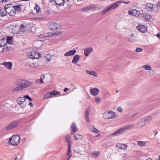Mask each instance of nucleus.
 <instances>
[{
    "mask_svg": "<svg viewBox=\"0 0 160 160\" xmlns=\"http://www.w3.org/2000/svg\"><path fill=\"white\" fill-rule=\"evenodd\" d=\"M15 84L22 90L31 87L32 84V82L25 79H17L15 82Z\"/></svg>",
    "mask_w": 160,
    "mask_h": 160,
    "instance_id": "1",
    "label": "nucleus"
},
{
    "mask_svg": "<svg viewBox=\"0 0 160 160\" xmlns=\"http://www.w3.org/2000/svg\"><path fill=\"white\" fill-rule=\"evenodd\" d=\"M4 9L6 12L11 16H14L15 14V9L12 4H8L5 6Z\"/></svg>",
    "mask_w": 160,
    "mask_h": 160,
    "instance_id": "2",
    "label": "nucleus"
},
{
    "mask_svg": "<svg viewBox=\"0 0 160 160\" xmlns=\"http://www.w3.org/2000/svg\"><path fill=\"white\" fill-rule=\"evenodd\" d=\"M102 118L104 119H110L117 117L115 113L112 111H106L102 114Z\"/></svg>",
    "mask_w": 160,
    "mask_h": 160,
    "instance_id": "3",
    "label": "nucleus"
},
{
    "mask_svg": "<svg viewBox=\"0 0 160 160\" xmlns=\"http://www.w3.org/2000/svg\"><path fill=\"white\" fill-rule=\"evenodd\" d=\"M20 138L18 135H13L9 139V142L12 145H17L19 143Z\"/></svg>",
    "mask_w": 160,
    "mask_h": 160,
    "instance_id": "4",
    "label": "nucleus"
},
{
    "mask_svg": "<svg viewBox=\"0 0 160 160\" xmlns=\"http://www.w3.org/2000/svg\"><path fill=\"white\" fill-rule=\"evenodd\" d=\"M20 124L18 121H15L10 123L6 128V130H9L18 127Z\"/></svg>",
    "mask_w": 160,
    "mask_h": 160,
    "instance_id": "5",
    "label": "nucleus"
},
{
    "mask_svg": "<svg viewBox=\"0 0 160 160\" xmlns=\"http://www.w3.org/2000/svg\"><path fill=\"white\" fill-rule=\"evenodd\" d=\"M48 28L52 31H55L58 29V25L54 22H48L47 24Z\"/></svg>",
    "mask_w": 160,
    "mask_h": 160,
    "instance_id": "6",
    "label": "nucleus"
},
{
    "mask_svg": "<svg viewBox=\"0 0 160 160\" xmlns=\"http://www.w3.org/2000/svg\"><path fill=\"white\" fill-rule=\"evenodd\" d=\"M28 56L29 58L32 59H37L40 57V55L39 52H33L28 53Z\"/></svg>",
    "mask_w": 160,
    "mask_h": 160,
    "instance_id": "7",
    "label": "nucleus"
},
{
    "mask_svg": "<svg viewBox=\"0 0 160 160\" xmlns=\"http://www.w3.org/2000/svg\"><path fill=\"white\" fill-rule=\"evenodd\" d=\"M128 13L129 15L138 17L141 14V12L136 9H131L128 11Z\"/></svg>",
    "mask_w": 160,
    "mask_h": 160,
    "instance_id": "8",
    "label": "nucleus"
},
{
    "mask_svg": "<svg viewBox=\"0 0 160 160\" xmlns=\"http://www.w3.org/2000/svg\"><path fill=\"white\" fill-rule=\"evenodd\" d=\"M17 101L18 103L22 106H24L27 104L26 99L24 97H20L17 99Z\"/></svg>",
    "mask_w": 160,
    "mask_h": 160,
    "instance_id": "9",
    "label": "nucleus"
},
{
    "mask_svg": "<svg viewBox=\"0 0 160 160\" xmlns=\"http://www.w3.org/2000/svg\"><path fill=\"white\" fill-rule=\"evenodd\" d=\"M141 17L143 18L146 21L148 22H151L152 20L151 15L148 13H142L141 14Z\"/></svg>",
    "mask_w": 160,
    "mask_h": 160,
    "instance_id": "10",
    "label": "nucleus"
},
{
    "mask_svg": "<svg viewBox=\"0 0 160 160\" xmlns=\"http://www.w3.org/2000/svg\"><path fill=\"white\" fill-rule=\"evenodd\" d=\"M76 52V50L75 49H72L71 50H69L68 51L65 52L64 56L65 57H70L74 56Z\"/></svg>",
    "mask_w": 160,
    "mask_h": 160,
    "instance_id": "11",
    "label": "nucleus"
},
{
    "mask_svg": "<svg viewBox=\"0 0 160 160\" xmlns=\"http://www.w3.org/2000/svg\"><path fill=\"white\" fill-rule=\"evenodd\" d=\"M137 28L138 30L143 33L147 31L146 27L141 24L138 25L137 27Z\"/></svg>",
    "mask_w": 160,
    "mask_h": 160,
    "instance_id": "12",
    "label": "nucleus"
},
{
    "mask_svg": "<svg viewBox=\"0 0 160 160\" xmlns=\"http://www.w3.org/2000/svg\"><path fill=\"white\" fill-rule=\"evenodd\" d=\"M93 49L92 47L86 48L84 50V54L85 56H88L93 51Z\"/></svg>",
    "mask_w": 160,
    "mask_h": 160,
    "instance_id": "13",
    "label": "nucleus"
},
{
    "mask_svg": "<svg viewBox=\"0 0 160 160\" xmlns=\"http://www.w3.org/2000/svg\"><path fill=\"white\" fill-rule=\"evenodd\" d=\"M71 132L72 134H74V133L78 131V128L75 123H72L71 126Z\"/></svg>",
    "mask_w": 160,
    "mask_h": 160,
    "instance_id": "14",
    "label": "nucleus"
},
{
    "mask_svg": "<svg viewBox=\"0 0 160 160\" xmlns=\"http://www.w3.org/2000/svg\"><path fill=\"white\" fill-rule=\"evenodd\" d=\"M146 124L145 123L142 119H140L138 121L137 124V128H141Z\"/></svg>",
    "mask_w": 160,
    "mask_h": 160,
    "instance_id": "15",
    "label": "nucleus"
},
{
    "mask_svg": "<svg viewBox=\"0 0 160 160\" xmlns=\"http://www.w3.org/2000/svg\"><path fill=\"white\" fill-rule=\"evenodd\" d=\"M80 58V56L78 55H75L73 58L72 61V63L73 64H77V63L79 61Z\"/></svg>",
    "mask_w": 160,
    "mask_h": 160,
    "instance_id": "16",
    "label": "nucleus"
},
{
    "mask_svg": "<svg viewBox=\"0 0 160 160\" xmlns=\"http://www.w3.org/2000/svg\"><path fill=\"white\" fill-rule=\"evenodd\" d=\"M90 92L92 95L96 96L99 93V90L97 88H95L90 90Z\"/></svg>",
    "mask_w": 160,
    "mask_h": 160,
    "instance_id": "17",
    "label": "nucleus"
},
{
    "mask_svg": "<svg viewBox=\"0 0 160 160\" xmlns=\"http://www.w3.org/2000/svg\"><path fill=\"white\" fill-rule=\"evenodd\" d=\"M2 64L5 65L9 70H11L12 69V64L11 62H4L2 63Z\"/></svg>",
    "mask_w": 160,
    "mask_h": 160,
    "instance_id": "18",
    "label": "nucleus"
},
{
    "mask_svg": "<svg viewBox=\"0 0 160 160\" xmlns=\"http://www.w3.org/2000/svg\"><path fill=\"white\" fill-rule=\"evenodd\" d=\"M145 8L148 11H154V8L153 7V5L151 3H148L146 4Z\"/></svg>",
    "mask_w": 160,
    "mask_h": 160,
    "instance_id": "19",
    "label": "nucleus"
},
{
    "mask_svg": "<svg viewBox=\"0 0 160 160\" xmlns=\"http://www.w3.org/2000/svg\"><path fill=\"white\" fill-rule=\"evenodd\" d=\"M120 2V1H118L116 3H114L112 5H111L108 7L109 10L111 9H114L117 7H118L119 6V3Z\"/></svg>",
    "mask_w": 160,
    "mask_h": 160,
    "instance_id": "20",
    "label": "nucleus"
},
{
    "mask_svg": "<svg viewBox=\"0 0 160 160\" xmlns=\"http://www.w3.org/2000/svg\"><path fill=\"white\" fill-rule=\"evenodd\" d=\"M28 27L26 24H22L20 27V30L21 32H24L28 30Z\"/></svg>",
    "mask_w": 160,
    "mask_h": 160,
    "instance_id": "21",
    "label": "nucleus"
},
{
    "mask_svg": "<svg viewBox=\"0 0 160 160\" xmlns=\"http://www.w3.org/2000/svg\"><path fill=\"white\" fill-rule=\"evenodd\" d=\"M144 122L145 123V124L148 123L150 122L152 119V116L150 115H149L146 117H144L143 118Z\"/></svg>",
    "mask_w": 160,
    "mask_h": 160,
    "instance_id": "22",
    "label": "nucleus"
},
{
    "mask_svg": "<svg viewBox=\"0 0 160 160\" xmlns=\"http://www.w3.org/2000/svg\"><path fill=\"white\" fill-rule=\"evenodd\" d=\"M91 109L90 108H89L86 109L85 111V116L86 120L87 122L89 121V118H88V115L90 112Z\"/></svg>",
    "mask_w": 160,
    "mask_h": 160,
    "instance_id": "23",
    "label": "nucleus"
},
{
    "mask_svg": "<svg viewBox=\"0 0 160 160\" xmlns=\"http://www.w3.org/2000/svg\"><path fill=\"white\" fill-rule=\"evenodd\" d=\"M55 3L59 6H62L65 2L64 0H54Z\"/></svg>",
    "mask_w": 160,
    "mask_h": 160,
    "instance_id": "24",
    "label": "nucleus"
},
{
    "mask_svg": "<svg viewBox=\"0 0 160 160\" xmlns=\"http://www.w3.org/2000/svg\"><path fill=\"white\" fill-rule=\"evenodd\" d=\"M6 39L4 38H0V47H3L6 43Z\"/></svg>",
    "mask_w": 160,
    "mask_h": 160,
    "instance_id": "25",
    "label": "nucleus"
},
{
    "mask_svg": "<svg viewBox=\"0 0 160 160\" xmlns=\"http://www.w3.org/2000/svg\"><path fill=\"white\" fill-rule=\"evenodd\" d=\"M124 131V129H123V128H122L116 131L114 133H113L112 134V136H116Z\"/></svg>",
    "mask_w": 160,
    "mask_h": 160,
    "instance_id": "26",
    "label": "nucleus"
},
{
    "mask_svg": "<svg viewBox=\"0 0 160 160\" xmlns=\"http://www.w3.org/2000/svg\"><path fill=\"white\" fill-rule=\"evenodd\" d=\"M65 141L68 143V146H71V141L70 139L69 136H66V138H65Z\"/></svg>",
    "mask_w": 160,
    "mask_h": 160,
    "instance_id": "27",
    "label": "nucleus"
},
{
    "mask_svg": "<svg viewBox=\"0 0 160 160\" xmlns=\"http://www.w3.org/2000/svg\"><path fill=\"white\" fill-rule=\"evenodd\" d=\"M135 126L134 124H130L126 126L123 128V129H124V131L127 130L131 129L134 128Z\"/></svg>",
    "mask_w": 160,
    "mask_h": 160,
    "instance_id": "28",
    "label": "nucleus"
},
{
    "mask_svg": "<svg viewBox=\"0 0 160 160\" xmlns=\"http://www.w3.org/2000/svg\"><path fill=\"white\" fill-rule=\"evenodd\" d=\"M85 72L88 74H90L92 76H95V77H97V73L95 72V71H90L88 70H86L85 71Z\"/></svg>",
    "mask_w": 160,
    "mask_h": 160,
    "instance_id": "29",
    "label": "nucleus"
},
{
    "mask_svg": "<svg viewBox=\"0 0 160 160\" xmlns=\"http://www.w3.org/2000/svg\"><path fill=\"white\" fill-rule=\"evenodd\" d=\"M116 146L118 147L119 148L122 149H124L127 148V146L126 145L121 143H118Z\"/></svg>",
    "mask_w": 160,
    "mask_h": 160,
    "instance_id": "30",
    "label": "nucleus"
},
{
    "mask_svg": "<svg viewBox=\"0 0 160 160\" xmlns=\"http://www.w3.org/2000/svg\"><path fill=\"white\" fill-rule=\"evenodd\" d=\"M143 69L147 70H151L152 67L150 65L148 64H146L142 66Z\"/></svg>",
    "mask_w": 160,
    "mask_h": 160,
    "instance_id": "31",
    "label": "nucleus"
},
{
    "mask_svg": "<svg viewBox=\"0 0 160 160\" xmlns=\"http://www.w3.org/2000/svg\"><path fill=\"white\" fill-rule=\"evenodd\" d=\"M52 96L51 92H47L45 93L43 96V99H46L50 98Z\"/></svg>",
    "mask_w": 160,
    "mask_h": 160,
    "instance_id": "32",
    "label": "nucleus"
},
{
    "mask_svg": "<svg viewBox=\"0 0 160 160\" xmlns=\"http://www.w3.org/2000/svg\"><path fill=\"white\" fill-rule=\"evenodd\" d=\"M12 37H8L7 38V40L6 42L7 43L9 44H11L12 43Z\"/></svg>",
    "mask_w": 160,
    "mask_h": 160,
    "instance_id": "33",
    "label": "nucleus"
},
{
    "mask_svg": "<svg viewBox=\"0 0 160 160\" xmlns=\"http://www.w3.org/2000/svg\"><path fill=\"white\" fill-rule=\"evenodd\" d=\"M93 8V7H92L91 6H88V7H85L84 8H82L80 10L81 11H88L90 10L91 9Z\"/></svg>",
    "mask_w": 160,
    "mask_h": 160,
    "instance_id": "34",
    "label": "nucleus"
},
{
    "mask_svg": "<svg viewBox=\"0 0 160 160\" xmlns=\"http://www.w3.org/2000/svg\"><path fill=\"white\" fill-rule=\"evenodd\" d=\"M21 6L20 5H16L15 6H14V9H15V11H18L19 12H20V11H21Z\"/></svg>",
    "mask_w": 160,
    "mask_h": 160,
    "instance_id": "35",
    "label": "nucleus"
},
{
    "mask_svg": "<svg viewBox=\"0 0 160 160\" xmlns=\"http://www.w3.org/2000/svg\"><path fill=\"white\" fill-rule=\"evenodd\" d=\"M51 94L52 96H55L59 95L60 94V92L58 91H56L55 90H53L51 92Z\"/></svg>",
    "mask_w": 160,
    "mask_h": 160,
    "instance_id": "36",
    "label": "nucleus"
},
{
    "mask_svg": "<svg viewBox=\"0 0 160 160\" xmlns=\"http://www.w3.org/2000/svg\"><path fill=\"white\" fill-rule=\"evenodd\" d=\"M138 144L140 147H142L145 145L146 143L143 141H138L137 142Z\"/></svg>",
    "mask_w": 160,
    "mask_h": 160,
    "instance_id": "37",
    "label": "nucleus"
},
{
    "mask_svg": "<svg viewBox=\"0 0 160 160\" xmlns=\"http://www.w3.org/2000/svg\"><path fill=\"white\" fill-rule=\"evenodd\" d=\"M74 137H75V140H78L79 139H81L82 138V136L81 135L78 134H77L75 135H74Z\"/></svg>",
    "mask_w": 160,
    "mask_h": 160,
    "instance_id": "38",
    "label": "nucleus"
},
{
    "mask_svg": "<svg viewBox=\"0 0 160 160\" xmlns=\"http://www.w3.org/2000/svg\"><path fill=\"white\" fill-rule=\"evenodd\" d=\"M99 154V152H93L92 153H91L90 155L91 157L95 158L97 157Z\"/></svg>",
    "mask_w": 160,
    "mask_h": 160,
    "instance_id": "39",
    "label": "nucleus"
},
{
    "mask_svg": "<svg viewBox=\"0 0 160 160\" xmlns=\"http://www.w3.org/2000/svg\"><path fill=\"white\" fill-rule=\"evenodd\" d=\"M21 90H22L20 88V87L18 86L17 87L13 89L12 90V91L13 92H16L17 91H21Z\"/></svg>",
    "mask_w": 160,
    "mask_h": 160,
    "instance_id": "40",
    "label": "nucleus"
},
{
    "mask_svg": "<svg viewBox=\"0 0 160 160\" xmlns=\"http://www.w3.org/2000/svg\"><path fill=\"white\" fill-rule=\"evenodd\" d=\"M0 15L1 17H4L6 15V13L4 12L3 10L0 9Z\"/></svg>",
    "mask_w": 160,
    "mask_h": 160,
    "instance_id": "41",
    "label": "nucleus"
},
{
    "mask_svg": "<svg viewBox=\"0 0 160 160\" xmlns=\"http://www.w3.org/2000/svg\"><path fill=\"white\" fill-rule=\"evenodd\" d=\"M45 58L47 60V61H49L51 58V56L50 54H48L46 55Z\"/></svg>",
    "mask_w": 160,
    "mask_h": 160,
    "instance_id": "42",
    "label": "nucleus"
},
{
    "mask_svg": "<svg viewBox=\"0 0 160 160\" xmlns=\"http://www.w3.org/2000/svg\"><path fill=\"white\" fill-rule=\"evenodd\" d=\"M36 83H38L42 84L44 83L43 82V81L42 77L41 78V79H38L36 80Z\"/></svg>",
    "mask_w": 160,
    "mask_h": 160,
    "instance_id": "43",
    "label": "nucleus"
},
{
    "mask_svg": "<svg viewBox=\"0 0 160 160\" xmlns=\"http://www.w3.org/2000/svg\"><path fill=\"white\" fill-rule=\"evenodd\" d=\"M35 9L36 10V11L38 13L40 12V8L39 7V6L37 5H36V7L35 8Z\"/></svg>",
    "mask_w": 160,
    "mask_h": 160,
    "instance_id": "44",
    "label": "nucleus"
},
{
    "mask_svg": "<svg viewBox=\"0 0 160 160\" xmlns=\"http://www.w3.org/2000/svg\"><path fill=\"white\" fill-rule=\"evenodd\" d=\"M24 97L25 98V99H28L30 101H31L32 100V98L28 95H26L24 96Z\"/></svg>",
    "mask_w": 160,
    "mask_h": 160,
    "instance_id": "45",
    "label": "nucleus"
},
{
    "mask_svg": "<svg viewBox=\"0 0 160 160\" xmlns=\"http://www.w3.org/2000/svg\"><path fill=\"white\" fill-rule=\"evenodd\" d=\"M109 10H110L108 8H106V9H105L103 11H102L101 12V14L102 15L106 13L107 12H108Z\"/></svg>",
    "mask_w": 160,
    "mask_h": 160,
    "instance_id": "46",
    "label": "nucleus"
},
{
    "mask_svg": "<svg viewBox=\"0 0 160 160\" xmlns=\"http://www.w3.org/2000/svg\"><path fill=\"white\" fill-rule=\"evenodd\" d=\"M149 73L150 75H152L156 73V72L155 70H151L149 71Z\"/></svg>",
    "mask_w": 160,
    "mask_h": 160,
    "instance_id": "47",
    "label": "nucleus"
},
{
    "mask_svg": "<svg viewBox=\"0 0 160 160\" xmlns=\"http://www.w3.org/2000/svg\"><path fill=\"white\" fill-rule=\"evenodd\" d=\"M29 66L32 68H34L36 67L37 66L35 65V63H34L33 62L29 64Z\"/></svg>",
    "mask_w": 160,
    "mask_h": 160,
    "instance_id": "48",
    "label": "nucleus"
},
{
    "mask_svg": "<svg viewBox=\"0 0 160 160\" xmlns=\"http://www.w3.org/2000/svg\"><path fill=\"white\" fill-rule=\"evenodd\" d=\"M142 48H136L135 51L136 52H139L142 51Z\"/></svg>",
    "mask_w": 160,
    "mask_h": 160,
    "instance_id": "49",
    "label": "nucleus"
},
{
    "mask_svg": "<svg viewBox=\"0 0 160 160\" xmlns=\"http://www.w3.org/2000/svg\"><path fill=\"white\" fill-rule=\"evenodd\" d=\"M71 146H68V151L67 154V155H69L71 153Z\"/></svg>",
    "mask_w": 160,
    "mask_h": 160,
    "instance_id": "50",
    "label": "nucleus"
},
{
    "mask_svg": "<svg viewBox=\"0 0 160 160\" xmlns=\"http://www.w3.org/2000/svg\"><path fill=\"white\" fill-rule=\"evenodd\" d=\"M99 130L94 127L92 132L95 133H98L99 132Z\"/></svg>",
    "mask_w": 160,
    "mask_h": 160,
    "instance_id": "51",
    "label": "nucleus"
},
{
    "mask_svg": "<svg viewBox=\"0 0 160 160\" xmlns=\"http://www.w3.org/2000/svg\"><path fill=\"white\" fill-rule=\"evenodd\" d=\"M95 100L97 103H99L100 102V99L99 98H96Z\"/></svg>",
    "mask_w": 160,
    "mask_h": 160,
    "instance_id": "52",
    "label": "nucleus"
},
{
    "mask_svg": "<svg viewBox=\"0 0 160 160\" xmlns=\"http://www.w3.org/2000/svg\"><path fill=\"white\" fill-rule=\"evenodd\" d=\"M160 113V110H158L155 112H154V113H153V115H156L159 114Z\"/></svg>",
    "mask_w": 160,
    "mask_h": 160,
    "instance_id": "53",
    "label": "nucleus"
},
{
    "mask_svg": "<svg viewBox=\"0 0 160 160\" xmlns=\"http://www.w3.org/2000/svg\"><path fill=\"white\" fill-rule=\"evenodd\" d=\"M128 39H129V41H130L131 42H135L134 38H129Z\"/></svg>",
    "mask_w": 160,
    "mask_h": 160,
    "instance_id": "54",
    "label": "nucleus"
},
{
    "mask_svg": "<svg viewBox=\"0 0 160 160\" xmlns=\"http://www.w3.org/2000/svg\"><path fill=\"white\" fill-rule=\"evenodd\" d=\"M7 49H8V48H5V47H4L3 48V49H2V52H7Z\"/></svg>",
    "mask_w": 160,
    "mask_h": 160,
    "instance_id": "55",
    "label": "nucleus"
},
{
    "mask_svg": "<svg viewBox=\"0 0 160 160\" xmlns=\"http://www.w3.org/2000/svg\"><path fill=\"white\" fill-rule=\"evenodd\" d=\"M159 3L157 2L156 5V7L157 8V10H158L159 8Z\"/></svg>",
    "mask_w": 160,
    "mask_h": 160,
    "instance_id": "56",
    "label": "nucleus"
},
{
    "mask_svg": "<svg viewBox=\"0 0 160 160\" xmlns=\"http://www.w3.org/2000/svg\"><path fill=\"white\" fill-rule=\"evenodd\" d=\"M117 110L118 111H119L120 112H122V109L121 108H117Z\"/></svg>",
    "mask_w": 160,
    "mask_h": 160,
    "instance_id": "57",
    "label": "nucleus"
},
{
    "mask_svg": "<svg viewBox=\"0 0 160 160\" xmlns=\"http://www.w3.org/2000/svg\"><path fill=\"white\" fill-rule=\"evenodd\" d=\"M94 128V127H93V126H91L90 128H89V130H90V131L91 132H93V129Z\"/></svg>",
    "mask_w": 160,
    "mask_h": 160,
    "instance_id": "58",
    "label": "nucleus"
},
{
    "mask_svg": "<svg viewBox=\"0 0 160 160\" xmlns=\"http://www.w3.org/2000/svg\"><path fill=\"white\" fill-rule=\"evenodd\" d=\"M44 18L43 17L41 18H36L35 19V20H43Z\"/></svg>",
    "mask_w": 160,
    "mask_h": 160,
    "instance_id": "59",
    "label": "nucleus"
},
{
    "mask_svg": "<svg viewBox=\"0 0 160 160\" xmlns=\"http://www.w3.org/2000/svg\"><path fill=\"white\" fill-rule=\"evenodd\" d=\"M62 34V32H60L57 33H54V34L56 35L57 36L60 35H61Z\"/></svg>",
    "mask_w": 160,
    "mask_h": 160,
    "instance_id": "60",
    "label": "nucleus"
},
{
    "mask_svg": "<svg viewBox=\"0 0 160 160\" xmlns=\"http://www.w3.org/2000/svg\"><path fill=\"white\" fill-rule=\"evenodd\" d=\"M69 89L67 88H65L64 89V91L65 92H67L68 90Z\"/></svg>",
    "mask_w": 160,
    "mask_h": 160,
    "instance_id": "61",
    "label": "nucleus"
},
{
    "mask_svg": "<svg viewBox=\"0 0 160 160\" xmlns=\"http://www.w3.org/2000/svg\"><path fill=\"white\" fill-rule=\"evenodd\" d=\"M28 105L29 106H30L31 107H32L33 106V104L31 102H30L29 103Z\"/></svg>",
    "mask_w": 160,
    "mask_h": 160,
    "instance_id": "62",
    "label": "nucleus"
},
{
    "mask_svg": "<svg viewBox=\"0 0 160 160\" xmlns=\"http://www.w3.org/2000/svg\"><path fill=\"white\" fill-rule=\"evenodd\" d=\"M134 38V35L133 34H131L130 35V37H129V38Z\"/></svg>",
    "mask_w": 160,
    "mask_h": 160,
    "instance_id": "63",
    "label": "nucleus"
},
{
    "mask_svg": "<svg viewBox=\"0 0 160 160\" xmlns=\"http://www.w3.org/2000/svg\"><path fill=\"white\" fill-rule=\"evenodd\" d=\"M156 36L159 38L160 39V33H157L156 35Z\"/></svg>",
    "mask_w": 160,
    "mask_h": 160,
    "instance_id": "64",
    "label": "nucleus"
}]
</instances>
